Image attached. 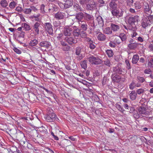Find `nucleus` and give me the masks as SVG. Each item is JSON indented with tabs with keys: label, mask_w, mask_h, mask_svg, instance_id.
<instances>
[{
	"label": "nucleus",
	"mask_w": 153,
	"mask_h": 153,
	"mask_svg": "<svg viewBox=\"0 0 153 153\" xmlns=\"http://www.w3.org/2000/svg\"><path fill=\"white\" fill-rule=\"evenodd\" d=\"M45 30L49 34L52 35L53 33L52 26L50 23H46L44 24Z\"/></svg>",
	"instance_id": "nucleus-9"
},
{
	"label": "nucleus",
	"mask_w": 153,
	"mask_h": 153,
	"mask_svg": "<svg viewBox=\"0 0 153 153\" xmlns=\"http://www.w3.org/2000/svg\"><path fill=\"white\" fill-rule=\"evenodd\" d=\"M40 132L43 134H46L47 133V131L46 129H45L44 127H43L40 128Z\"/></svg>",
	"instance_id": "nucleus-49"
},
{
	"label": "nucleus",
	"mask_w": 153,
	"mask_h": 153,
	"mask_svg": "<svg viewBox=\"0 0 153 153\" xmlns=\"http://www.w3.org/2000/svg\"><path fill=\"white\" fill-rule=\"evenodd\" d=\"M97 34H98L97 38L99 40L102 41H104L106 39V36L104 34L100 32L99 30L97 31Z\"/></svg>",
	"instance_id": "nucleus-14"
},
{
	"label": "nucleus",
	"mask_w": 153,
	"mask_h": 153,
	"mask_svg": "<svg viewBox=\"0 0 153 153\" xmlns=\"http://www.w3.org/2000/svg\"><path fill=\"white\" fill-rule=\"evenodd\" d=\"M111 12L114 18L117 19L123 17L124 13L123 11L117 8L112 9Z\"/></svg>",
	"instance_id": "nucleus-5"
},
{
	"label": "nucleus",
	"mask_w": 153,
	"mask_h": 153,
	"mask_svg": "<svg viewBox=\"0 0 153 153\" xmlns=\"http://www.w3.org/2000/svg\"><path fill=\"white\" fill-rule=\"evenodd\" d=\"M111 79L114 82H118L120 80L121 77L119 75L115 74H113L111 76Z\"/></svg>",
	"instance_id": "nucleus-17"
},
{
	"label": "nucleus",
	"mask_w": 153,
	"mask_h": 153,
	"mask_svg": "<svg viewBox=\"0 0 153 153\" xmlns=\"http://www.w3.org/2000/svg\"><path fill=\"white\" fill-rule=\"evenodd\" d=\"M124 27L127 30H132L133 31H135L132 28V27L129 24L128 25L127 27L125 25L124 26Z\"/></svg>",
	"instance_id": "nucleus-51"
},
{
	"label": "nucleus",
	"mask_w": 153,
	"mask_h": 153,
	"mask_svg": "<svg viewBox=\"0 0 153 153\" xmlns=\"http://www.w3.org/2000/svg\"><path fill=\"white\" fill-rule=\"evenodd\" d=\"M148 21L149 22V24L150 25L151 23H152L153 22V16L150 15L148 16L147 18Z\"/></svg>",
	"instance_id": "nucleus-47"
},
{
	"label": "nucleus",
	"mask_w": 153,
	"mask_h": 153,
	"mask_svg": "<svg viewBox=\"0 0 153 153\" xmlns=\"http://www.w3.org/2000/svg\"><path fill=\"white\" fill-rule=\"evenodd\" d=\"M77 38H75L74 36H66L65 39V40L69 44L72 45L73 44H75L77 42Z\"/></svg>",
	"instance_id": "nucleus-7"
},
{
	"label": "nucleus",
	"mask_w": 153,
	"mask_h": 153,
	"mask_svg": "<svg viewBox=\"0 0 153 153\" xmlns=\"http://www.w3.org/2000/svg\"><path fill=\"white\" fill-rule=\"evenodd\" d=\"M137 80L138 81V82L143 83L145 81V79L143 77L140 76H137Z\"/></svg>",
	"instance_id": "nucleus-36"
},
{
	"label": "nucleus",
	"mask_w": 153,
	"mask_h": 153,
	"mask_svg": "<svg viewBox=\"0 0 153 153\" xmlns=\"http://www.w3.org/2000/svg\"><path fill=\"white\" fill-rule=\"evenodd\" d=\"M84 13L82 12H79L76 14V18L77 20L79 21H81L83 18H84Z\"/></svg>",
	"instance_id": "nucleus-25"
},
{
	"label": "nucleus",
	"mask_w": 153,
	"mask_h": 153,
	"mask_svg": "<svg viewBox=\"0 0 153 153\" xmlns=\"http://www.w3.org/2000/svg\"><path fill=\"white\" fill-rule=\"evenodd\" d=\"M13 50L15 52L18 54H21L22 53L21 51L20 50L16 48H14Z\"/></svg>",
	"instance_id": "nucleus-58"
},
{
	"label": "nucleus",
	"mask_w": 153,
	"mask_h": 153,
	"mask_svg": "<svg viewBox=\"0 0 153 153\" xmlns=\"http://www.w3.org/2000/svg\"><path fill=\"white\" fill-rule=\"evenodd\" d=\"M107 80V78L106 77H104L102 80V84L103 85L105 84Z\"/></svg>",
	"instance_id": "nucleus-63"
},
{
	"label": "nucleus",
	"mask_w": 153,
	"mask_h": 153,
	"mask_svg": "<svg viewBox=\"0 0 153 153\" xmlns=\"http://www.w3.org/2000/svg\"><path fill=\"white\" fill-rule=\"evenodd\" d=\"M55 17L58 19H60L64 18V16L62 13L61 12H58L55 14Z\"/></svg>",
	"instance_id": "nucleus-28"
},
{
	"label": "nucleus",
	"mask_w": 153,
	"mask_h": 153,
	"mask_svg": "<svg viewBox=\"0 0 153 153\" xmlns=\"http://www.w3.org/2000/svg\"><path fill=\"white\" fill-rule=\"evenodd\" d=\"M72 28L68 26H66L63 29V33L66 36H71L72 32Z\"/></svg>",
	"instance_id": "nucleus-10"
},
{
	"label": "nucleus",
	"mask_w": 153,
	"mask_h": 153,
	"mask_svg": "<svg viewBox=\"0 0 153 153\" xmlns=\"http://www.w3.org/2000/svg\"><path fill=\"white\" fill-rule=\"evenodd\" d=\"M111 30L114 31H117L120 29L119 26L113 23L111 24Z\"/></svg>",
	"instance_id": "nucleus-26"
},
{
	"label": "nucleus",
	"mask_w": 153,
	"mask_h": 153,
	"mask_svg": "<svg viewBox=\"0 0 153 153\" xmlns=\"http://www.w3.org/2000/svg\"><path fill=\"white\" fill-rule=\"evenodd\" d=\"M40 25L39 23L36 22L33 26V30L37 34H39Z\"/></svg>",
	"instance_id": "nucleus-16"
},
{
	"label": "nucleus",
	"mask_w": 153,
	"mask_h": 153,
	"mask_svg": "<svg viewBox=\"0 0 153 153\" xmlns=\"http://www.w3.org/2000/svg\"><path fill=\"white\" fill-rule=\"evenodd\" d=\"M47 113L45 117V119L48 122L54 121L56 118V115L54 113L52 109L48 108L47 109Z\"/></svg>",
	"instance_id": "nucleus-1"
},
{
	"label": "nucleus",
	"mask_w": 153,
	"mask_h": 153,
	"mask_svg": "<svg viewBox=\"0 0 153 153\" xmlns=\"http://www.w3.org/2000/svg\"><path fill=\"white\" fill-rule=\"evenodd\" d=\"M125 62L127 68L128 69H130L131 67L130 64L129 63V61L128 60H126L125 61Z\"/></svg>",
	"instance_id": "nucleus-54"
},
{
	"label": "nucleus",
	"mask_w": 153,
	"mask_h": 153,
	"mask_svg": "<svg viewBox=\"0 0 153 153\" xmlns=\"http://www.w3.org/2000/svg\"><path fill=\"white\" fill-rule=\"evenodd\" d=\"M143 7L145 13L148 14L151 13L152 11L151 9V5H149L147 3L145 2L143 4Z\"/></svg>",
	"instance_id": "nucleus-12"
},
{
	"label": "nucleus",
	"mask_w": 153,
	"mask_h": 153,
	"mask_svg": "<svg viewBox=\"0 0 153 153\" xmlns=\"http://www.w3.org/2000/svg\"><path fill=\"white\" fill-rule=\"evenodd\" d=\"M73 9L76 12H78L82 11V8L79 4L74 3L73 5Z\"/></svg>",
	"instance_id": "nucleus-22"
},
{
	"label": "nucleus",
	"mask_w": 153,
	"mask_h": 153,
	"mask_svg": "<svg viewBox=\"0 0 153 153\" xmlns=\"http://www.w3.org/2000/svg\"><path fill=\"white\" fill-rule=\"evenodd\" d=\"M88 25L86 23H82L81 24V27L83 30L86 31L87 29Z\"/></svg>",
	"instance_id": "nucleus-43"
},
{
	"label": "nucleus",
	"mask_w": 153,
	"mask_h": 153,
	"mask_svg": "<svg viewBox=\"0 0 153 153\" xmlns=\"http://www.w3.org/2000/svg\"><path fill=\"white\" fill-rule=\"evenodd\" d=\"M89 44V47L91 49H93L95 48V46L93 42L91 43H90V44Z\"/></svg>",
	"instance_id": "nucleus-56"
},
{
	"label": "nucleus",
	"mask_w": 153,
	"mask_h": 153,
	"mask_svg": "<svg viewBox=\"0 0 153 153\" xmlns=\"http://www.w3.org/2000/svg\"><path fill=\"white\" fill-rule=\"evenodd\" d=\"M0 4L3 7H6L7 6L8 3L6 0H2L0 2Z\"/></svg>",
	"instance_id": "nucleus-34"
},
{
	"label": "nucleus",
	"mask_w": 153,
	"mask_h": 153,
	"mask_svg": "<svg viewBox=\"0 0 153 153\" xmlns=\"http://www.w3.org/2000/svg\"><path fill=\"white\" fill-rule=\"evenodd\" d=\"M135 110L134 108V107H129L128 108V111L131 113H132Z\"/></svg>",
	"instance_id": "nucleus-61"
},
{
	"label": "nucleus",
	"mask_w": 153,
	"mask_h": 153,
	"mask_svg": "<svg viewBox=\"0 0 153 153\" xmlns=\"http://www.w3.org/2000/svg\"><path fill=\"white\" fill-rule=\"evenodd\" d=\"M88 59L90 62L95 65L100 64L102 62L101 59L97 57H95L92 56L89 57Z\"/></svg>",
	"instance_id": "nucleus-6"
},
{
	"label": "nucleus",
	"mask_w": 153,
	"mask_h": 153,
	"mask_svg": "<svg viewBox=\"0 0 153 153\" xmlns=\"http://www.w3.org/2000/svg\"><path fill=\"white\" fill-rule=\"evenodd\" d=\"M148 66L150 68H153V59L151 58L148 61Z\"/></svg>",
	"instance_id": "nucleus-46"
},
{
	"label": "nucleus",
	"mask_w": 153,
	"mask_h": 153,
	"mask_svg": "<svg viewBox=\"0 0 153 153\" xmlns=\"http://www.w3.org/2000/svg\"><path fill=\"white\" fill-rule=\"evenodd\" d=\"M84 19L87 21L89 25L92 27H95L94 17L92 15L85 13Z\"/></svg>",
	"instance_id": "nucleus-4"
},
{
	"label": "nucleus",
	"mask_w": 153,
	"mask_h": 153,
	"mask_svg": "<svg viewBox=\"0 0 153 153\" xmlns=\"http://www.w3.org/2000/svg\"><path fill=\"white\" fill-rule=\"evenodd\" d=\"M138 44L136 43H130L128 45V47L130 49H134L138 46Z\"/></svg>",
	"instance_id": "nucleus-29"
},
{
	"label": "nucleus",
	"mask_w": 153,
	"mask_h": 153,
	"mask_svg": "<svg viewBox=\"0 0 153 153\" xmlns=\"http://www.w3.org/2000/svg\"><path fill=\"white\" fill-rule=\"evenodd\" d=\"M104 63L105 65L109 67H110L112 65L110 60L108 59L104 60Z\"/></svg>",
	"instance_id": "nucleus-39"
},
{
	"label": "nucleus",
	"mask_w": 153,
	"mask_h": 153,
	"mask_svg": "<svg viewBox=\"0 0 153 153\" xmlns=\"http://www.w3.org/2000/svg\"><path fill=\"white\" fill-rule=\"evenodd\" d=\"M80 30L79 29L77 28L75 29L73 31L74 37L75 38L78 37L80 36Z\"/></svg>",
	"instance_id": "nucleus-19"
},
{
	"label": "nucleus",
	"mask_w": 153,
	"mask_h": 153,
	"mask_svg": "<svg viewBox=\"0 0 153 153\" xmlns=\"http://www.w3.org/2000/svg\"><path fill=\"white\" fill-rule=\"evenodd\" d=\"M17 3L14 1H12L9 4V7L11 9H13L16 5Z\"/></svg>",
	"instance_id": "nucleus-37"
},
{
	"label": "nucleus",
	"mask_w": 153,
	"mask_h": 153,
	"mask_svg": "<svg viewBox=\"0 0 153 153\" xmlns=\"http://www.w3.org/2000/svg\"><path fill=\"white\" fill-rule=\"evenodd\" d=\"M133 2V0H126V5L129 7L132 6Z\"/></svg>",
	"instance_id": "nucleus-42"
},
{
	"label": "nucleus",
	"mask_w": 153,
	"mask_h": 153,
	"mask_svg": "<svg viewBox=\"0 0 153 153\" xmlns=\"http://www.w3.org/2000/svg\"><path fill=\"white\" fill-rule=\"evenodd\" d=\"M85 31H80V36L82 38H86L87 37V35Z\"/></svg>",
	"instance_id": "nucleus-45"
},
{
	"label": "nucleus",
	"mask_w": 153,
	"mask_h": 153,
	"mask_svg": "<svg viewBox=\"0 0 153 153\" xmlns=\"http://www.w3.org/2000/svg\"><path fill=\"white\" fill-rule=\"evenodd\" d=\"M152 72V71L150 69H145L144 71V72L145 74H150Z\"/></svg>",
	"instance_id": "nucleus-62"
},
{
	"label": "nucleus",
	"mask_w": 153,
	"mask_h": 153,
	"mask_svg": "<svg viewBox=\"0 0 153 153\" xmlns=\"http://www.w3.org/2000/svg\"><path fill=\"white\" fill-rule=\"evenodd\" d=\"M116 106L117 108L120 111H121L122 112H123L124 110L123 109V108L122 107V106H121L120 104L118 102L116 104Z\"/></svg>",
	"instance_id": "nucleus-41"
},
{
	"label": "nucleus",
	"mask_w": 153,
	"mask_h": 153,
	"mask_svg": "<svg viewBox=\"0 0 153 153\" xmlns=\"http://www.w3.org/2000/svg\"><path fill=\"white\" fill-rule=\"evenodd\" d=\"M88 0H80L79 2L80 4L82 5H83L85 4H86L87 3Z\"/></svg>",
	"instance_id": "nucleus-55"
},
{
	"label": "nucleus",
	"mask_w": 153,
	"mask_h": 153,
	"mask_svg": "<svg viewBox=\"0 0 153 153\" xmlns=\"http://www.w3.org/2000/svg\"><path fill=\"white\" fill-rule=\"evenodd\" d=\"M80 65L81 67L84 69H85L87 67V62L86 60H84L80 62Z\"/></svg>",
	"instance_id": "nucleus-38"
},
{
	"label": "nucleus",
	"mask_w": 153,
	"mask_h": 153,
	"mask_svg": "<svg viewBox=\"0 0 153 153\" xmlns=\"http://www.w3.org/2000/svg\"><path fill=\"white\" fill-rule=\"evenodd\" d=\"M106 52L108 56L109 57H112L113 55V53L111 50H107Z\"/></svg>",
	"instance_id": "nucleus-40"
},
{
	"label": "nucleus",
	"mask_w": 153,
	"mask_h": 153,
	"mask_svg": "<svg viewBox=\"0 0 153 153\" xmlns=\"http://www.w3.org/2000/svg\"><path fill=\"white\" fill-rule=\"evenodd\" d=\"M139 60V56L138 55L135 54L133 55L132 58V63L133 64H136Z\"/></svg>",
	"instance_id": "nucleus-27"
},
{
	"label": "nucleus",
	"mask_w": 153,
	"mask_h": 153,
	"mask_svg": "<svg viewBox=\"0 0 153 153\" xmlns=\"http://www.w3.org/2000/svg\"><path fill=\"white\" fill-rule=\"evenodd\" d=\"M38 40L36 39L32 40L29 43L30 45L31 46H34L36 45L38 43Z\"/></svg>",
	"instance_id": "nucleus-35"
},
{
	"label": "nucleus",
	"mask_w": 153,
	"mask_h": 153,
	"mask_svg": "<svg viewBox=\"0 0 153 153\" xmlns=\"http://www.w3.org/2000/svg\"><path fill=\"white\" fill-rule=\"evenodd\" d=\"M145 91L144 90L143 88L138 89L136 91V93L137 94H140L143 93Z\"/></svg>",
	"instance_id": "nucleus-48"
},
{
	"label": "nucleus",
	"mask_w": 153,
	"mask_h": 153,
	"mask_svg": "<svg viewBox=\"0 0 153 153\" xmlns=\"http://www.w3.org/2000/svg\"><path fill=\"white\" fill-rule=\"evenodd\" d=\"M39 45L41 47L48 48L49 47L50 44L49 42L44 41L41 42L39 44Z\"/></svg>",
	"instance_id": "nucleus-21"
},
{
	"label": "nucleus",
	"mask_w": 153,
	"mask_h": 153,
	"mask_svg": "<svg viewBox=\"0 0 153 153\" xmlns=\"http://www.w3.org/2000/svg\"><path fill=\"white\" fill-rule=\"evenodd\" d=\"M23 28H24L27 30H29L30 29L29 25L25 23H24L23 25Z\"/></svg>",
	"instance_id": "nucleus-52"
},
{
	"label": "nucleus",
	"mask_w": 153,
	"mask_h": 153,
	"mask_svg": "<svg viewBox=\"0 0 153 153\" xmlns=\"http://www.w3.org/2000/svg\"><path fill=\"white\" fill-rule=\"evenodd\" d=\"M129 98L132 100H135L137 97V94L135 91L134 90L132 91L131 92H129Z\"/></svg>",
	"instance_id": "nucleus-18"
},
{
	"label": "nucleus",
	"mask_w": 153,
	"mask_h": 153,
	"mask_svg": "<svg viewBox=\"0 0 153 153\" xmlns=\"http://www.w3.org/2000/svg\"><path fill=\"white\" fill-rule=\"evenodd\" d=\"M70 48V47L68 45L62 47V49L64 51H68Z\"/></svg>",
	"instance_id": "nucleus-50"
},
{
	"label": "nucleus",
	"mask_w": 153,
	"mask_h": 153,
	"mask_svg": "<svg viewBox=\"0 0 153 153\" xmlns=\"http://www.w3.org/2000/svg\"><path fill=\"white\" fill-rule=\"evenodd\" d=\"M141 22V26L144 28L150 25L149 22L148 21L147 18L146 17L142 19Z\"/></svg>",
	"instance_id": "nucleus-15"
},
{
	"label": "nucleus",
	"mask_w": 153,
	"mask_h": 153,
	"mask_svg": "<svg viewBox=\"0 0 153 153\" xmlns=\"http://www.w3.org/2000/svg\"><path fill=\"white\" fill-rule=\"evenodd\" d=\"M102 29L104 33L105 34L109 35L111 34L112 33V31L110 27H108L104 28V29Z\"/></svg>",
	"instance_id": "nucleus-30"
},
{
	"label": "nucleus",
	"mask_w": 153,
	"mask_h": 153,
	"mask_svg": "<svg viewBox=\"0 0 153 153\" xmlns=\"http://www.w3.org/2000/svg\"><path fill=\"white\" fill-rule=\"evenodd\" d=\"M82 48L79 47L76 48L75 53L77 55L79 56L80 55V53L81 51Z\"/></svg>",
	"instance_id": "nucleus-44"
},
{
	"label": "nucleus",
	"mask_w": 153,
	"mask_h": 153,
	"mask_svg": "<svg viewBox=\"0 0 153 153\" xmlns=\"http://www.w3.org/2000/svg\"><path fill=\"white\" fill-rule=\"evenodd\" d=\"M97 20L98 21V24L100 26H103L104 25L103 21V19L101 16H99L97 18Z\"/></svg>",
	"instance_id": "nucleus-33"
},
{
	"label": "nucleus",
	"mask_w": 153,
	"mask_h": 153,
	"mask_svg": "<svg viewBox=\"0 0 153 153\" xmlns=\"http://www.w3.org/2000/svg\"><path fill=\"white\" fill-rule=\"evenodd\" d=\"M112 69L113 72L116 73L120 74H122L123 73H124L123 71H125V70L122 68L121 65L120 64L117 65L115 67H113Z\"/></svg>",
	"instance_id": "nucleus-8"
},
{
	"label": "nucleus",
	"mask_w": 153,
	"mask_h": 153,
	"mask_svg": "<svg viewBox=\"0 0 153 153\" xmlns=\"http://www.w3.org/2000/svg\"><path fill=\"white\" fill-rule=\"evenodd\" d=\"M141 86V85L140 83L133 80L129 85V88L130 89L132 90L136 87H140Z\"/></svg>",
	"instance_id": "nucleus-11"
},
{
	"label": "nucleus",
	"mask_w": 153,
	"mask_h": 153,
	"mask_svg": "<svg viewBox=\"0 0 153 153\" xmlns=\"http://www.w3.org/2000/svg\"><path fill=\"white\" fill-rule=\"evenodd\" d=\"M95 6V4L94 2L93 1L90 4L86 5V9L88 10H93Z\"/></svg>",
	"instance_id": "nucleus-24"
},
{
	"label": "nucleus",
	"mask_w": 153,
	"mask_h": 153,
	"mask_svg": "<svg viewBox=\"0 0 153 153\" xmlns=\"http://www.w3.org/2000/svg\"><path fill=\"white\" fill-rule=\"evenodd\" d=\"M73 4L72 0H66L64 4V7L65 8L67 9L71 6Z\"/></svg>",
	"instance_id": "nucleus-20"
},
{
	"label": "nucleus",
	"mask_w": 153,
	"mask_h": 153,
	"mask_svg": "<svg viewBox=\"0 0 153 153\" xmlns=\"http://www.w3.org/2000/svg\"><path fill=\"white\" fill-rule=\"evenodd\" d=\"M116 0H111L109 4V6L111 8V10L116 9L117 7V4L116 3Z\"/></svg>",
	"instance_id": "nucleus-23"
},
{
	"label": "nucleus",
	"mask_w": 153,
	"mask_h": 153,
	"mask_svg": "<svg viewBox=\"0 0 153 153\" xmlns=\"http://www.w3.org/2000/svg\"><path fill=\"white\" fill-rule=\"evenodd\" d=\"M10 134L11 135V137H15L16 139L19 141L25 139L24 134L21 131H19L17 132L16 130H12L10 131Z\"/></svg>",
	"instance_id": "nucleus-2"
},
{
	"label": "nucleus",
	"mask_w": 153,
	"mask_h": 153,
	"mask_svg": "<svg viewBox=\"0 0 153 153\" xmlns=\"http://www.w3.org/2000/svg\"><path fill=\"white\" fill-rule=\"evenodd\" d=\"M45 7V6L44 4H42L40 6V10L42 11V12L44 13L45 12V11L44 10V8Z\"/></svg>",
	"instance_id": "nucleus-60"
},
{
	"label": "nucleus",
	"mask_w": 153,
	"mask_h": 153,
	"mask_svg": "<svg viewBox=\"0 0 153 153\" xmlns=\"http://www.w3.org/2000/svg\"><path fill=\"white\" fill-rule=\"evenodd\" d=\"M16 10L19 12H21L22 11L23 12V9L21 7H16Z\"/></svg>",
	"instance_id": "nucleus-57"
},
{
	"label": "nucleus",
	"mask_w": 153,
	"mask_h": 153,
	"mask_svg": "<svg viewBox=\"0 0 153 153\" xmlns=\"http://www.w3.org/2000/svg\"><path fill=\"white\" fill-rule=\"evenodd\" d=\"M139 16L137 15L130 17L128 19V23L133 29L135 30L136 27L135 23H137L139 21Z\"/></svg>",
	"instance_id": "nucleus-3"
},
{
	"label": "nucleus",
	"mask_w": 153,
	"mask_h": 153,
	"mask_svg": "<svg viewBox=\"0 0 153 153\" xmlns=\"http://www.w3.org/2000/svg\"><path fill=\"white\" fill-rule=\"evenodd\" d=\"M138 113L143 117L147 116L149 114V112L146 111V109L143 107H140L138 109Z\"/></svg>",
	"instance_id": "nucleus-13"
},
{
	"label": "nucleus",
	"mask_w": 153,
	"mask_h": 153,
	"mask_svg": "<svg viewBox=\"0 0 153 153\" xmlns=\"http://www.w3.org/2000/svg\"><path fill=\"white\" fill-rule=\"evenodd\" d=\"M98 2L99 3L101 4H102V6L105 5L106 4L105 3V1L103 0H99Z\"/></svg>",
	"instance_id": "nucleus-64"
},
{
	"label": "nucleus",
	"mask_w": 153,
	"mask_h": 153,
	"mask_svg": "<svg viewBox=\"0 0 153 153\" xmlns=\"http://www.w3.org/2000/svg\"><path fill=\"white\" fill-rule=\"evenodd\" d=\"M134 6L135 8L137 9H140L141 8V6L140 5L139 3L136 2L134 3Z\"/></svg>",
	"instance_id": "nucleus-53"
},
{
	"label": "nucleus",
	"mask_w": 153,
	"mask_h": 153,
	"mask_svg": "<svg viewBox=\"0 0 153 153\" xmlns=\"http://www.w3.org/2000/svg\"><path fill=\"white\" fill-rule=\"evenodd\" d=\"M118 37L121 39V40L123 42L125 41L127 38L126 34L124 33H120L119 36H118Z\"/></svg>",
	"instance_id": "nucleus-32"
},
{
	"label": "nucleus",
	"mask_w": 153,
	"mask_h": 153,
	"mask_svg": "<svg viewBox=\"0 0 153 153\" xmlns=\"http://www.w3.org/2000/svg\"><path fill=\"white\" fill-rule=\"evenodd\" d=\"M109 45L111 48H115L116 46L115 44L112 42H110L109 43Z\"/></svg>",
	"instance_id": "nucleus-59"
},
{
	"label": "nucleus",
	"mask_w": 153,
	"mask_h": 153,
	"mask_svg": "<svg viewBox=\"0 0 153 153\" xmlns=\"http://www.w3.org/2000/svg\"><path fill=\"white\" fill-rule=\"evenodd\" d=\"M34 8L33 6H31L30 8L23 9V12L26 14H30L31 13V10Z\"/></svg>",
	"instance_id": "nucleus-31"
}]
</instances>
